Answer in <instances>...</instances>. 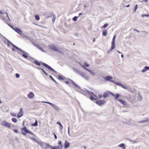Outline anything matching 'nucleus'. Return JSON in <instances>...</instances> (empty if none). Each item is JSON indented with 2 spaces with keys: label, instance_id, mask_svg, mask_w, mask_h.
<instances>
[{
  "label": "nucleus",
  "instance_id": "nucleus-26",
  "mask_svg": "<svg viewBox=\"0 0 149 149\" xmlns=\"http://www.w3.org/2000/svg\"><path fill=\"white\" fill-rule=\"evenodd\" d=\"M115 47V43H111V49H113Z\"/></svg>",
  "mask_w": 149,
  "mask_h": 149
},
{
  "label": "nucleus",
  "instance_id": "nucleus-25",
  "mask_svg": "<svg viewBox=\"0 0 149 149\" xmlns=\"http://www.w3.org/2000/svg\"><path fill=\"white\" fill-rule=\"evenodd\" d=\"M30 138L33 141H36V142L37 143H38V140L35 138L34 137H30Z\"/></svg>",
  "mask_w": 149,
  "mask_h": 149
},
{
  "label": "nucleus",
  "instance_id": "nucleus-1",
  "mask_svg": "<svg viewBox=\"0 0 149 149\" xmlns=\"http://www.w3.org/2000/svg\"><path fill=\"white\" fill-rule=\"evenodd\" d=\"M1 124L2 126L9 129H11L12 127L15 126L14 125H13L11 123H9L5 121H2Z\"/></svg>",
  "mask_w": 149,
  "mask_h": 149
},
{
  "label": "nucleus",
  "instance_id": "nucleus-56",
  "mask_svg": "<svg viewBox=\"0 0 149 149\" xmlns=\"http://www.w3.org/2000/svg\"><path fill=\"white\" fill-rule=\"evenodd\" d=\"M13 131L16 133H19V132H18V131L17 130H13Z\"/></svg>",
  "mask_w": 149,
  "mask_h": 149
},
{
  "label": "nucleus",
  "instance_id": "nucleus-62",
  "mask_svg": "<svg viewBox=\"0 0 149 149\" xmlns=\"http://www.w3.org/2000/svg\"><path fill=\"white\" fill-rule=\"evenodd\" d=\"M109 93H110V94H111V95L112 96H114L115 95V94H113V93H111V92H109Z\"/></svg>",
  "mask_w": 149,
  "mask_h": 149
},
{
  "label": "nucleus",
  "instance_id": "nucleus-40",
  "mask_svg": "<svg viewBox=\"0 0 149 149\" xmlns=\"http://www.w3.org/2000/svg\"><path fill=\"white\" fill-rule=\"evenodd\" d=\"M141 17L142 18H143L145 17H149V15L148 14L142 15H141Z\"/></svg>",
  "mask_w": 149,
  "mask_h": 149
},
{
  "label": "nucleus",
  "instance_id": "nucleus-42",
  "mask_svg": "<svg viewBox=\"0 0 149 149\" xmlns=\"http://www.w3.org/2000/svg\"><path fill=\"white\" fill-rule=\"evenodd\" d=\"M138 7V5L137 4H136L135 6V8H134V12H136V10L137 9Z\"/></svg>",
  "mask_w": 149,
  "mask_h": 149
},
{
  "label": "nucleus",
  "instance_id": "nucleus-16",
  "mask_svg": "<svg viewBox=\"0 0 149 149\" xmlns=\"http://www.w3.org/2000/svg\"><path fill=\"white\" fill-rule=\"evenodd\" d=\"M149 70V67L145 66L144 68L142 70V72H145Z\"/></svg>",
  "mask_w": 149,
  "mask_h": 149
},
{
  "label": "nucleus",
  "instance_id": "nucleus-32",
  "mask_svg": "<svg viewBox=\"0 0 149 149\" xmlns=\"http://www.w3.org/2000/svg\"><path fill=\"white\" fill-rule=\"evenodd\" d=\"M79 17V16L77 17L75 16L72 18V20L74 22L76 21L77 20V18Z\"/></svg>",
  "mask_w": 149,
  "mask_h": 149
},
{
  "label": "nucleus",
  "instance_id": "nucleus-14",
  "mask_svg": "<svg viewBox=\"0 0 149 149\" xmlns=\"http://www.w3.org/2000/svg\"><path fill=\"white\" fill-rule=\"evenodd\" d=\"M38 143V144H40L41 146H43L44 145H45V147L46 148L47 147L46 146V144H48L47 143H45L41 142V141H38V143Z\"/></svg>",
  "mask_w": 149,
  "mask_h": 149
},
{
  "label": "nucleus",
  "instance_id": "nucleus-12",
  "mask_svg": "<svg viewBox=\"0 0 149 149\" xmlns=\"http://www.w3.org/2000/svg\"><path fill=\"white\" fill-rule=\"evenodd\" d=\"M70 145L69 142L65 141L64 143V148L65 149L68 148Z\"/></svg>",
  "mask_w": 149,
  "mask_h": 149
},
{
  "label": "nucleus",
  "instance_id": "nucleus-60",
  "mask_svg": "<svg viewBox=\"0 0 149 149\" xmlns=\"http://www.w3.org/2000/svg\"><path fill=\"white\" fill-rule=\"evenodd\" d=\"M90 98H91V99L92 100H94V98L93 97H92V96H90Z\"/></svg>",
  "mask_w": 149,
  "mask_h": 149
},
{
  "label": "nucleus",
  "instance_id": "nucleus-63",
  "mask_svg": "<svg viewBox=\"0 0 149 149\" xmlns=\"http://www.w3.org/2000/svg\"><path fill=\"white\" fill-rule=\"evenodd\" d=\"M99 97L100 98H101L102 97V95H99Z\"/></svg>",
  "mask_w": 149,
  "mask_h": 149
},
{
  "label": "nucleus",
  "instance_id": "nucleus-43",
  "mask_svg": "<svg viewBox=\"0 0 149 149\" xmlns=\"http://www.w3.org/2000/svg\"><path fill=\"white\" fill-rule=\"evenodd\" d=\"M115 84H116L117 85H118V86H121V87H122V84H120V83H116L115 82Z\"/></svg>",
  "mask_w": 149,
  "mask_h": 149
},
{
  "label": "nucleus",
  "instance_id": "nucleus-31",
  "mask_svg": "<svg viewBox=\"0 0 149 149\" xmlns=\"http://www.w3.org/2000/svg\"><path fill=\"white\" fill-rule=\"evenodd\" d=\"M121 87L122 88H124L125 89H127V90H128V91H130V89L128 87L126 86H124L123 85H122Z\"/></svg>",
  "mask_w": 149,
  "mask_h": 149
},
{
  "label": "nucleus",
  "instance_id": "nucleus-50",
  "mask_svg": "<svg viewBox=\"0 0 149 149\" xmlns=\"http://www.w3.org/2000/svg\"><path fill=\"white\" fill-rule=\"evenodd\" d=\"M12 46L14 47L15 48H16V49L19 50V49H20L18 48V47H17V46H16L15 45H14V44Z\"/></svg>",
  "mask_w": 149,
  "mask_h": 149
},
{
  "label": "nucleus",
  "instance_id": "nucleus-10",
  "mask_svg": "<svg viewBox=\"0 0 149 149\" xmlns=\"http://www.w3.org/2000/svg\"><path fill=\"white\" fill-rule=\"evenodd\" d=\"M81 65L85 70L86 69H87L86 68L88 67L89 66V65L86 62H84L82 64H81Z\"/></svg>",
  "mask_w": 149,
  "mask_h": 149
},
{
  "label": "nucleus",
  "instance_id": "nucleus-39",
  "mask_svg": "<svg viewBox=\"0 0 149 149\" xmlns=\"http://www.w3.org/2000/svg\"><path fill=\"white\" fill-rule=\"evenodd\" d=\"M35 18L36 20H39L40 19V18L39 17V16L38 15H36L35 16Z\"/></svg>",
  "mask_w": 149,
  "mask_h": 149
},
{
  "label": "nucleus",
  "instance_id": "nucleus-22",
  "mask_svg": "<svg viewBox=\"0 0 149 149\" xmlns=\"http://www.w3.org/2000/svg\"><path fill=\"white\" fill-rule=\"evenodd\" d=\"M22 55L24 58H27L28 57V54L27 52H26L24 54H22Z\"/></svg>",
  "mask_w": 149,
  "mask_h": 149
},
{
  "label": "nucleus",
  "instance_id": "nucleus-57",
  "mask_svg": "<svg viewBox=\"0 0 149 149\" xmlns=\"http://www.w3.org/2000/svg\"><path fill=\"white\" fill-rule=\"evenodd\" d=\"M138 97V98H139V100H142V97H141L140 95H139Z\"/></svg>",
  "mask_w": 149,
  "mask_h": 149
},
{
  "label": "nucleus",
  "instance_id": "nucleus-19",
  "mask_svg": "<svg viewBox=\"0 0 149 149\" xmlns=\"http://www.w3.org/2000/svg\"><path fill=\"white\" fill-rule=\"evenodd\" d=\"M86 70L88 71L89 72H90L92 75L93 76H94L95 75V73L93 71L89 70L88 69H86Z\"/></svg>",
  "mask_w": 149,
  "mask_h": 149
},
{
  "label": "nucleus",
  "instance_id": "nucleus-17",
  "mask_svg": "<svg viewBox=\"0 0 149 149\" xmlns=\"http://www.w3.org/2000/svg\"><path fill=\"white\" fill-rule=\"evenodd\" d=\"M69 82L71 83L73 85H74L76 87H78L79 88L80 87L78 85L75 83L74 81H71L70 80V81H69Z\"/></svg>",
  "mask_w": 149,
  "mask_h": 149
},
{
  "label": "nucleus",
  "instance_id": "nucleus-33",
  "mask_svg": "<svg viewBox=\"0 0 149 149\" xmlns=\"http://www.w3.org/2000/svg\"><path fill=\"white\" fill-rule=\"evenodd\" d=\"M34 63L36 65H37L40 66V63L37 61H34Z\"/></svg>",
  "mask_w": 149,
  "mask_h": 149
},
{
  "label": "nucleus",
  "instance_id": "nucleus-6",
  "mask_svg": "<svg viewBox=\"0 0 149 149\" xmlns=\"http://www.w3.org/2000/svg\"><path fill=\"white\" fill-rule=\"evenodd\" d=\"M21 129L22 131H24L27 133H29L32 135H34V134L33 133V132H32L30 131L27 130V128L26 127H24V128H22Z\"/></svg>",
  "mask_w": 149,
  "mask_h": 149
},
{
  "label": "nucleus",
  "instance_id": "nucleus-7",
  "mask_svg": "<svg viewBox=\"0 0 149 149\" xmlns=\"http://www.w3.org/2000/svg\"><path fill=\"white\" fill-rule=\"evenodd\" d=\"M105 101L103 100H99L96 102L95 103L99 106H100L102 104H103L105 103Z\"/></svg>",
  "mask_w": 149,
  "mask_h": 149
},
{
  "label": "nucleus",
  "instance_id": "nucleus-21",
  "mask_svg": "<svg viewBox=\"0 0 149 149\" xmlns=\"http://www.w3.org/2000/svg\"><path fill=\"white\" fill-rule=\"evenodd\" d=\"M118 147L122 148L123 149H125V147L123 143H122L118 145Z\"/></svg>",
  "mask_w": 149,
  "mask_h": 149
},
{
  "label": "nucleus",
  "instance_id": "nucleus-59",
  "mask_svg": "<svg viewBox=\"0 0 149 149\" xmlns=\"http://www.w3.org/2000/svg\"><path fill=\"white\" fill-rule=\"evenodd\" d=\"M54 137H55V139H57V136L55 134V133H54Z\"/></svg>",
  "mask_w": 149,
  "mask_h": 149
},
{
  "label": "nucleus",
  "instance_id": "nucleus-15",
  "mask_svg": "<svg viewBox=\"0 0 149 149\" xmlns=\"http://www.w3.org/2000/svg\"><path fill=\"white\" fill-rule=\"evenodd\" d=\"M52 107L55 110L57 111H58L60 109L59 107L55 104H54Z\"/></svg>",
  "mask_w": 149,
  "mask_h": 149
},
{
  "label": "nucleus",
  "instance_id": "nucleus-23",
  "mask_svg": "<svg viewBox=\"0 0 149 149\" xmlns=\"http://www.w3.org/2000/svg\"><path fill=\"white\" fill-rule=\"evenodd\" d=\"M109 92H107L105 93H104L103 94V97L104 98H105L109 96Z\"/></svg>",
  "mask_w": 149,
  "mask_h": 149
},
{
  "label": "nucleus",
  "instance_id": "nucleus-53",
  "mask_svg": "<svg viewBox=\"0 0 149 149\" xmlns=\"http://www.w3.org/2000/svg\"><path fill=\"white\" fill-rule=\"evenodd\" d=\"M68 133L69 135L70 136H71V135L70 133V127H68Z\"/></svg>",
  "mask_w": 149,
  "mask_h": 149
},
{
  "label": "nucleus",
  "instance_id": "nucleus-20",
  "mask_svg": "<svg viewBox=\"0 0 149 149\" xmlns=\"http://www.w3.org/2000/svg\"><path fill=\"white\" fill-rule=\"evenodd\" d=\"M0 13L1 14H6V16L8 18V19H9V16L7 14V13H6V12H5V11H4V10H3V11H1L0 10Z\"/></svg>",
  "mask_w": 149,
  "mask_h": 149
},
{
  "label": "nucleus",
  "instance_id": "nucleus-47",
  "mask_svg": "<svg viewBox=\"0 0 149 149\" xmlns=\"http://www.w3.org/2000/svg\"><path fill=\"white\" fill-rule=\"evenodd\" d=\"M19 50L20 51V52H21L22 53V54H24V53H25L26 52L23 50H22L21 49H19Z\"/></svg>",
  "mask_w": 149,
  "mask_h": 149
},
{
  "label": "nucleus",
  "instance_id": "nucleus-28",
  "mask_svg": "<svg viewBox=\"0 0 149 149\" xmlns=\"http://www.w3.org/2000/svg\"><path fill=\"white\" fill-rule=\"evenodd\" d=\"M107 32L106 30L104 31L102 33V35L104 36H107Z\"/></svg>",
  "mask_w": 149,
  "mask_h": 149
},
{
  "label": "nucleus",
  "instance_id": "nucleus-38",
  "mask_svg": "<svg viewBox=\"0 0 149 149\" xmlns=\"http://www.w3.org/2000/svg\"><path fill=\"white\" fill-rule=\"evenodd\" d=\"M8 41V46H9L10 45H13V44L9 40H7Z\"/></svg>",
  "mask_w": 149,
  "mask_h": 149
},
{
  "label": "nucleus",
  "instance_id": "nucleus-45",
  "mask_svg": "<svg viewBox=\"0 0 149 149\" xmlns=\"http://www.w3.org/2000/svg\"><path fill=\"white\" fill-rule=\"evenodd\" d=\"M38 68L39 69H41L42 70V71L45 74H46V75H47V74L46 72L43 69H41L40 68Z\"/></svg>",
  "mask_w": 149,
  "mask_h": 149
},
{
  "label": "nucleus",
  "instance_id": "nucleus-37",
  "mask_svg": "<svg viewBox=\"0 0 149 149\" xmlns=\"http://www.w3.org/2000/svg\"><path fill=\"white\" fill-rule=\"evenodd\" d=\"M12 120L14 123H16L17 121V119L15 118H12Z\"/></svg>",
  "mask_w": 149,
  "mask_h": 149
},
{
  "label": "nucleus",
  "instance_id": "nucleus-5",
  "mask_svg": "<svg viewBox=\"0 0 149 149\" xmlns=\"http://www.w3.org/2000/svg\"><path fill=\"white\" fill-rule=\"evenodd\" d=\"M11 27L15 31L18 33L22 35V32L20 29L16 27Z\"/></svg>",
  "mask_w": 149,
  "mask_h": 149
},
{
  "label": "nucleus",
  "instance_id": "nucleus-3",
  "mask_svg": "<svg viewBox=\"0 0 149 149\" xmlns=\"http://www.w3.org/2000/svg\"><path fill=\"white\" fill-rule=\"evenodd\" d=\"M35 94L33 92H30L27 95L28 97L30 99H33L35 97Z\"/></svg>",
  "mask_w": 149,
  "mask_h": 149
},
{
  "label": "nucleus",
  "instance_id": "nucleus-55",
  "mask_svg": "<svg viewBox=\"0 0 149 149\" xmlns=\"http://www.w3.org/2000/svg\"><path fill=\"white\" fill-rule=\"evenodd\" d=\"M49 77H50V78L52 79L53 81H54V82H55L56 83V81L54 79H53V78H52V76H51V75H50L49 76Z\"/></svg>",
  "mask_w": 149,
  "mask_h": 149
},
{
  "label": "nucleus",
  "instance_id": "nucleus-11",
  "mask_svg": "<svg viewBox=\"0 0 149 149\" xmlns=\"http://www.w3.org/2000/svg\"><path fill=\"white\" fill-rule=\"evenodd\" d=\"M118 101L123 105H127V102L125 100L121 99H118Z\"/></svg>",
  "mask_w": 149,
  "mask_h": 149
},
{
  "label": "nucleus",
  "instance_id": "nucleus-29",
  "mask_svg": "<svg viewBox=\"0 0 149 149\" xmlns=\"http://www.w3.org/2000/svg\"><path fill=\"white\" fill-rule=\"evenodd\" d=\"M148 121H149V119H148L143 121L139 122L138 123H143Z\"/></svg>",
  "mask_w": 149,
  "mask_h": 149
},
{
  "label": "nucleus",
  "instance_id": "nucleus-61",
  "mask_svg": "<svg viewBox=\"0 0 149 149\" xmlns=\"http://www.w3.org/2000/svg\"><path fill=\"white\" fill-rule=\"evenodd\" d=\"M79 17L81 16V15H83V14L82 13H79Z\"/></svg>",
  "mask_w": 149,
  "mask_h": 149
},
{
  "label": "nucleus",
  "instance_id": "nucleus-58",
  "mask_svg": "<svg viewBox=\"0 0 149 149\" xmlns=\"http://www.w3.org/2000/svg\"><path fill=\"white\" fill-rule=\"evenodd\" d=\"M56 124H58L59 125H60L61 126V125H62L61 124L60 122H57L56 123Z\"/></svg>",
  "mask_w": 149,
  "mask_h": 149
},
{
  "label": "nucleus",
  "instance_id": "nucleus-44",
  "mask_svg": "<svg viewBox=\"0 0 149 149\" xmlns=\"http://www.w3.org/2000/svg\"><path fill=\"white\" fill-rule=\"evenodd\" d=\"M93 95H94L93 97H94V100H96L97 99H98V98L96 95H95L94 94H93Z\"/></svg>",
  "mask_w": 149,
  "mask_h": 149
},
{
  "label": "nucleus",
  "instance_id": "nucleus-41",
  "mask_svg": "<svg viewBox=\"0 0 149 149\" xmlns=\"http://www.w3.org/2000/svg\"><path fill=\"white\" fill-rule=\"evenodd\" d=\"M33 125L34 126H38V122L37 120H36L35 121V122L33 124Z\"/></svg>",
  "mask_w": 149,
  "mask_h": 149
},
{
  "label": "nucleus",
  "instance_id": "nucleus-13",
  "mask_svg": "<svg viewBox=\"0 0 149 149\" xmlns=\"http://www.w3.org/2000/svg\"><path fill=\"white\" fill-rule=\"evenodd\" d=\"M23 115V112L22 109H20V111L18 114V117L19 118L21 117Z\"/></svg>",
  "mask_w": 149,
  "mask_h": 149
},
{
  "label": "nucleus",
  "instance_id": "nucleus-64",
  "mask_svg": "<svg viewBox=\"0 0 149 149\" xmlns=\"http://www.w3.org/2000/svg\"><path fill=\"white\" fill-rule=\"evenodd\" d=\"M22 134L23 135H26L25 133L24 132H23L22 131Z\"/></svg>",
  "mask_w": 149,
  "mask_h": 149
},
{
  "label": "nucleus",
  "instance_id": "nucleus-18",
  "mask_svg": "<svg viewBox=\"0 0 149 149\" xmlns=\"http://www.w3.org/2000/svg\"><path fill=\"white\" fill-rule=\"evenodd\" d=\"M46 146L47 147L46 148H51V149H56V146L53 147L52 146L49 145V144H46Z\"/></svg>",
  "mask_w": 149,
  "mask_h": 149
},
{
  "label": "nucleus",
  "instance_id": "nucleus-35",
  "mask_svg": "<svg viewBox=\"0 0 149 149\" xmlns=\"http://www.w3.org/2000/svg\"><path fill=\"white\" fill-rule=\"evenodd\" d=\"M56 149H62V146H56Z\"/></svg>",
  "mask_w": 149,
  "mask_h": 149
},
{
  "label": "nucleus",
  "instance_id": "nucleus-27",
  "mask_svg": "<svg viewBox=\"0 0 149 149\" xmlns=\"http://www.w3.org/2000/svg\"><path fill=\"white\" fill-rule=\"evenodd\" d=\"M58 77L59 79L60 80H64L65 79V78L64 77L61 75H58Z\"/></svg>",
  "mask_w": 149,
  "mask_h": 149
},
{
  "label": "nucleus",
  "instance_id": "nucleus-49",
  "mask_svg": "<svg viewBox=\"0 0 149 149\" xmlns=\"http://www.w3.org/2000/svg\"><path fill=\"white\" fill-rule=\"evenodd\" d=\"M108 25L107 24H105L103 25V27L104 28H106L108 26Z\"/></svg>",
  "mask_w": 149,
  "mask_h": 149
},
{
  "label": "nucleus",
  "instance_id": "nucleus-24",
  "mask_svg": "<svg viewBox=\"0 0 149 149\" xmlns=\"http://www.w3.org/2000/svg\"><path fill=\"white\" fill-rule=\"evenodd\" d=\"M36 47H37V48H38L42 52H45V53L46 52L45 51L43 50V49H42V47L39 46H38V45H36Z\"/></svg>",
  "mask_w": 149,
  "mask_h": 149
},
{
  "label": "nucleus",
  "instance_id": "nucleus-52",
  "mask_svg": "<svg viewBox=\"0 0 149 149\" xmlns=\"http://www.w3.org/2000/svg\"><path fill=\"white\" fill-rule=\"evenodd\" d=\"M11 115L13 116L14 117H16L17 116V114H15L14 113H11Z\"/></svg>",
  "mask_w": 149,
  "mask_h": 149
},
{
  "label": "nucleus",
  "instance_id": "nucleus-4",
  "mask_svg": "<svg viewBox=\"0 0 149 149\" xmlns=\"http://www.w3.org/2000/svg\"><path fill=\"white\" fill-rule=\"evenodd\" d=\"M49 48L52 50H54L56 51H57L58 50V48L56 47L53 45H50L49 46Z\"/></svg>",
  "mask_w": 149,
  "mask_h": 149
},
{
  "label": "nucleus",
  "instance_id": "nucleus-36",
  "mask_svg": "<svg viewBox=\"0 0 149 149\" xmlns=\"http://www.w3.org/2000/svg\"><path fill=\"white\" fill-rule=\"evenodd\" d=\"M114 96L115 97V99L116 100L119 97L120 95L119 94H117L116 95H115Z\"/></svg>",
  "mask_w": 149,
  "mask_h": 149
},
{
  "label": "nucleus",
  "instance_id": "nucleus-8",
  "mask_svg": "<svg viewBox=\"0 0 149 149\" xmlns=\"http://www.w3.org/2000/svg\"><path fill=\"white\" fill-rule=\"evenodd\" d=\"M79 74L80 75H81L82 77H83L84 78H85L86 80H88L89 79V77L86 75V74L85 73H82V72H79Z\"/></svg>",
  "mask_w": 149,
  "mask_h": 149
},
{
  "label": "nucleus",
  "instance_id": "nucleus-34",
  "mask_svg": "<svg viewBox=\"0 0 149 149\" xmlns=\"http://www.w3.org/2000/svg\"><path fill=\"white\" fill-rule=\"evenodd\" d=\"M116 38V36L115 35H114L113 38L112 39V43H115V39Z\"/></svg>",
  "mask_w": 149,
  "mask_h": 149
},
{
  "label": "nucleus",
  "instance_id": "nucleus-51",
  "mask_svg": "<svg viewBox=\"0 0 149 149\" xmlns=\"http://www.w3.org/2000/svg\"><path fill=\"white\" fill-rule=\"evenodd\" d=\"M55 19H56L55 17V16H53V17L52 19V21L53 23H54V22L55 21Z\"/></svg>",
  "mask_w": 149,
  "mask_h": 149
},
{
  "label": "nucleus",
  "instance_id": "nucleus-9",
  "mask_svg": "<svg viewBox=\"0 0 149 149\" xmlns=\"http://www.w3.org/2000/svg\"><path fill=\"white\" fill-rule=\"evenodd\" d=\"M43 65L44 67H45L46 68H47L49 70L52 71L54 72H56V71H55L52 68H51L50 66H49L48 65H47V64L44 63V64H43Z\"/></svg>",
  "mask_w": 149,
  "mask_h": 149
},
{
  "label": "nucleus",
  "instance_id": "nucleus-2",
  "mask_svg": "<svg viewBox=\"0 0 149 149\" xmlns=\"http://www.w3.org/2000/svg\"><path fill=\"white\" fill-rule=\"evenodd\" d=\"M112 79L113 77H111L107 76L104 77V81H109L112 83H115V82L113 80H112Z\"/></svg>",
  "mask_w": 149,
  "mask_h": 149
},
{
  "label": "nucleus",
  "instance_id": "nucleus-54",
  "mask_svg": "<svg viewBox=\"0 0 149 149\" xmlns=\"http://www.w3.org/2000/svg\"><path fill=\"white\" fill-rule=\"evenodd\" d=\"M58 144L59 145V146H62L61 141H59L58 142Z\"/></svg>",
  "mask_w": 149,
  "mask_h": 149
},
{
  "label": "nucleus",
  "instance_id": "nucleus-48",
  "mask_svg": "<svg viewBox=\"0 0 149 149\" xmlns=\"http://www.w3.org/2000/svg\"><path fill=\"white\" fill-rule=\"evenodd\" d=\"M20 76V74L18 73H16L15 74L16 77L17 78H19Z\"/></svg>",
  "mask_w": 149,
  "mask_h": 149
},
{
  "label": "nucleus",
  "instance_id": "nucleus-30",
  "mask_svg": "<svg viewBox=\"0 0 149 149\" xmlns=\"http://www.w3.org/2000/svg\"><path fill=\"white\" fill-rule=\"evenodd\" d=\"M42 102H43V103H45L48 104H50V105H51L52 107H53V105L54 104H52V103H51V102H49L42 101Z\"/></svg>",
  "mask_w": 149,
  "mask_h": 149
},
{
  "label": "nucleus",
  "instance_id": "nucleus-46",
  "mask_svg": "<svg viewBox=\"0 0 149 149\" xmlns=\"http://www.w3.org/2000/svg\"><path fill=\"white\" fill-rule=\"evenodd\" d=\"M113 49H111V48L109 50H108L107 51V53L108 54H109L110 53H112L113 51H112V50Z\"/></svg>",
  "mask_w": 149,
  "mask_h": 149
}]
</instances>
